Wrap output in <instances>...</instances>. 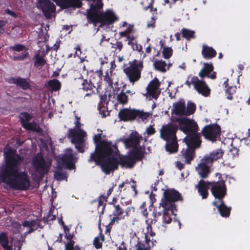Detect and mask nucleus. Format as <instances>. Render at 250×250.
Instances as JSON below:
<instances>
[{"label": "nucleus", "mask_w": 250, "mask_h": 250, "mask_svg": "<svg viewBox=\"0 0 250 250\" xmlns=\"http://www.w3.org/2000/svg\"><path fill=\"white\" fill-rule=\"evenodd\" d=\"M238 152L239 149L235 147H233L232 148H231L229 151V152L230 153V154L232 155L233 158L238 156Z\"/></svg>", "instance_id": "0e129e2a"}, {"label": "nucleus", "mask_w": 250, "mask_h": 250, "mask_svg": "<svg viewBox=\"0 0 250 250\" xmlns=\"http://www.w3.org/2000/svg\"><path fill=\"white\" fill-rule=\"evenodd\" d=\"M133 30V25L129 24L127 28L124 31L120 32L119 33V35L120 38H123L124 37L128 36Z\"/></svg>", "instance_id": "13d9d810"}, {"label": "nucleus", "mask_w": 250, "mask_h": 250, "mask_svg": "<svg viewBox=\"0 0 250 250\" xmlns=\"http://www.w3.org/2000/svg\"><path fill=\"white\" fill-rule=\"evenodd\" d=\"M23 127L26 130H32L38 133H41L42 131V129L40 125L34 122L28 123L27 124H23Z\"/></svg>", "instance_id": "a19ab883"}, {"label": "nucleus", "mask_w": 250, "mask_h": 250, "mask_svg": "<svg viewBox=\"0 0 250 250\" xmlns=\"http://www.w3.org/2000/svg\"><path fill=\"white\" fill-rule=\"evenodd\" d=\"M194 88L199 93L204 97H208L210 94V89L207 83L197 77L196 82L194 83Z\"/></svg>", "instance_id": "aec40b11"}, {"label": "nucleus", "mask_w": 250, "mask_h": 250, "mask_svg": "<svg viewBox=\"0 0 250 250\" xmlns=\"http://www.w3.org/2000/svg\"><path fill=\"white\" fill-rule=\"evenodd\" d=\"M37 7L47 19L51 18L52 13L56 10L55 5L50 0H38Z\"/></svg>", "instance_id": "ddd939ff"}, {"label": "nucleus", "mask_w": 250, "mask_h": 250, "mask_svg": "<svg viewBox=\"0 0 250 250\" xmlns=\"http://www.w3.org/2000/svg\"><path fill=\"white\" fill-rule=\"evenodd\" d=\"M19 117L22 127L23 124H27L32 118L31 115L27 112L21 113Z\"/></svg>", "instance_id": "49530a36"}, {"label": "nucleus", "mask_w": 250, "mask_h": 250, "mask_svg": "<svg viewBox=\"0 0 250 250\" xmlns=\"http://www.w3.org/2000/svg\"><path fill=\"white\" fill-rule=\"evenodd\" d=\"M60 6L64 9L77 7L80 8L82 5L81 0H60Z\"/></svg>", "instance_id": "473e14b6"}, {"label": "nucleus", "mask_w": 250, "mask_h": 250, "mask_svg": "<svg viewBox=\"0 0 250 250\" xmlns=\"http://www.w3.org/2000/svg\"><path fill=\"white\" fill-rule=\"evenodd\" d=\"M224 85L226 88V95L227 98L229 100H232L233 99L232 95L235 93L236 87L235 86H229L228 79L224 82Z\"/></svg>", "instance_id": "ea45409f"}, {"label": "nucleus", "mask_w": 250, "mask_h": 250, "mask_svg": "<svg viewBox=\"0 0 250 250\" xmlns=\"http://www.w3.org/2000/svg\"><path fill=\"white\" fill-rule=\"evenodd\" d=\"M122 206H124L123 202H121V205L114 204V209L113 211V215L114 216H119L120 218H122V216L124 213V209L122 208Z\"/></svg>", "instance_id": "a18cd8bd"}, {"label": "nucleus", "mask_w": 250, "mask_h": 250, "mask_svg": "<svg viewBox=\"0 0 250 250\" xmlns=\"http://www.w3.org/2000/svg\"><path fill=\"white\" fill-rule=\"evenodd\" d=\"M74 241H68L65 245V250H73Z\"/></svg>", "instance_id": "e2e57ef3"}, {"label": "nucleus", "mask_w": 250, "mask_h": 250, "mask_svg": "<svg viewBox=\"0 0 250 250\" xmlns=\"http://www.w3.org/2000/svg\"><path fill=\"white\" fill-rule=\"evenodd\" d=\"M29 54L28 51H24L21 55L14 56L13 57L14 61H23L24 59L29 58Z\"/></svg>", "instance_id": "bf43d9fd"}, {"label": "nucleus", "mask_w": 250, "mask_h": 250, "mask_svg": "<svg viewBox=\"0 0 250 250\" xmlns=\"http://www.w3.org/2000/svg\"><path fill=\"white\" fill-rule=\"evenodd\" d=\"M128 64L129 66L125 67L123 71L129 82L134 84L141 77V72L144 67L143 62L134 59L129 62Z\"/></svg>", "instance_id": "20e7f679"}, {"label": "nucleus", "mask_w": 250, "mask_h": 250, "mask_svg": "<svg viewBox=\"0 0 250 250\" xmlns=\"http://www.w3.org/2000/svg\"><path fill=\"white\" fill-rule=\"evenodd\" d=\"M102 139V134L94 135L93 141L96 145L95 151L91 153L88 160L89 163L94 162L96 166H99L112 150L116 149V146L113 145L111 142Z\"/></svg>", "instance_id": "7ed1b4c3"}, {"label": "nucleus", "mask_w": 250, "mask_h": 250, "mask_svg": "<svg viewBox=\"0 0 250 250\" xmlns=\"http://www.w3.org/2000/svg\"><path fill=\"white\" fill-rule=\"evenodd\" d=\"M5 163L0 169V182L14 190L25 191L29 189L30 182L25 171H20L23 157L9 149L4 152Z\"/></svg>", "instance_id": "f257e3e1"}, {"label": "nucleus", "mask_w": 250, "mask_h": 250, "mask_svg": "<svg viewBox=\"0 0 250 250\" xmlns=\"http://www.w3.org/2000/svg\"><path fill=\"white\" fill-rule=\"evenodd\" d=\"M178 129V125L172 123L163 125L160 131V137L166 142H168L169 139L177 138L176 133Z\"/></svg>", "instance_id": "9b49d317"}, {"label": "nucleus", "mask_w": 250, "mask_h": 250, "mask_svg": "<svg viewBox=\"0 0 250 250\" xmlns=\"http://www.w3.org/2000/svg\"><path fill=\"white\" fill-rule=\"evenodd\" d=\"M208 183H210V182H206L201 179L196 186L198 191L203 199L207 198L208 195V189L209 188L210 186Z\"/></svg>", "instance_id": "393cba45"}, {"label": "nucleus", "mask_w": 250, "mask_h": 250, "mask_svg": "<svg viewBox=\"0 0 250 250\" xmlns=\"http://www.w3.org/2000/svg\"><path fill=\"white\" fill-rule=\"evenodd\" d=\"M35 61L34 63L35 67H42L46 63V60L43 58L42 56L40 55L39 54H37L34 56Z\"/></svg>", "instance_id": "09e8293b"}, {"label": "nucleus", "mask_w": 250, "mask_h": 250, "mask_svg": "<svg viewBox=\"0 0 250 250\" xmlns=\"http://www.w3.org/2000/svg\"><path fill=\"white\" fill-rule=\"evenodd\" d=\"M157 8H155L154 9V12L153 13L152 16L151 20L147 23V28H154L156 26L155 21L157 19Z\"/></svg>", "instance_id": "8fccbe9b"}, {"label": "nucleus", "mask_w": 250, "mask_h": 250, "mask_svg": "<svg viewBox=\"0 0 250 250\" xmlns=\"http://www.w3.org/2000/svg\"><path fill=\"white\" fill-rule=\"evenodd\" d=\"M107 197L104 195H102L99 196L98 199V207L99 208L101 206L102 207V211L104 209L105 207V203H104V201H107Z\"/></svg>", "instance_id": "4d7b16f0"}, {"label": "nucleus", "mask_w": 250, "mask_h": 250, "mask_svg": "<svg viewBox=\"0 0 250 250\" xmlns=\"http://www.w3.org/2000/svg\"><path fill=\"white\" fill-rule=\"evenodd\" d=\"M6 82L10 84H16L24 90L29 89L31 87L30 80H27L20 77L18 78L13 77H8L6 79Z\"/></svg>", "instance_id": "a211bd4d"}, {"label": "nucleus", "mask_w": 250, "mask_h": 250, "mask_svg": "<svg viewBox=\"0 0 250 250\" xmlns=\"http://www.w3.org/2000/svg\"><path fill=\"white\" fill-rule=\"evenodd\" d=\"M212 164L204 157L196 167V170L200 176L203 178H207L210 173V167Z\"/></svg>", "instance_id": "2eb2a0df"}, {"label": "nucleus", "mask_w": 250, "mask_h": 250, "mask_svg": "<svg viewBox=\"0 0 250 250\" xmlns=\"http://www.w3.org/2000/svg\"><path fill=\"white\" fill-rule=\"evenodd\" d=\"M119 152L117 146L116 149L112 150L109 154L100 164L102 170L106 174H109L118 169L119 166L122 167H126L132 168L135 165V161L129 155H122L118 156Z\"/></svg>", "instance_id": "f03ea898"}, {"label": "nucleus", "mask_w": 250, "mask_h": 250, "mask_svg": "<svg viewBox=\"0 0 250 250\" xmlns=\"http://www.w3.org/2000/svg\"><path fill=\"white\" fill-rule=\"evenodd\" d=\"M104 81L107 83L109 86H112L113 83V80L108 73L104 76Z\"/></svg>", "instance_id": "69168bd1"}, {"label": "nucleus", "mask_w": 250, "mask_h": 250, "mask_svg": "<svg viewBox=\"0 0 250 250\" xmlns=\"http://www.w3.org/2000/svg\"><path fill=\"white\" fill-rule=\"evenodd\" d=\"M185 100L180 99L178 102L173 104L172 112L176 115L185 116Z\"/></svg>", "instance_id": "bb28decb"}, {"label": "nucleus", "mask_w": 250, "mask_h": 250, "mask_svg": "<svg viewBox=\"0 0 250 250\" xmlns=\"http://www.w3.org/2000/svg\"><path fill=\"white\" fill-rule=\"evenodd\" d=\"M133 150L129 153L131 158L135 161V164L136 161H141L144 157V153L141 150V147L133 148Z\"/></svg>", "instance_id": "4c0bfd02"}, {"label": "nucleus", "mask_w": 250, "mask_h": 250, "mask_svg": "<svg viewBox=\"0 0 250 250\" xmlns=\"http://www.w3.org/2000/svg\"><path fill=\"white\" fill-rule=\"evenodd\" d=\"M48 86L51 87L53 91H57L61 89V83L57 79H54L48 82Z\"/></svg>", "instance_id": "de8ad7c7"}, {"label": "nucleus", "mask_w": 250, "mask_h": 250, "mask_svg": "<svg viewBox=\"0 0 250 250\" xmlns=\"http://www.w3.org/2000/svg\"><path fill=\"white\" fill-rule=\"evenodd\" d=\"M214 66L210 62H205L204 66L199 72L198 75L201 79L207 77L211 80H215L216 78V72L213 71Z\"/></svg>", "instance_id": "f3484780"}, {"label": "nucleus", "mask_w": 250, "mask_h": 250, "mask_svg": "<svg viewBox=\"0 0 250 250\" xmlns=\"http://www.w3.org/2000/svg\"><path fill=\"white\" fill-rule=\"evenodd\" d=\"M82 87L81 88L83 91L86 92L85 96H90L94 93V89L96 86L94 85V83L92 80L88 81L87 80H83L82 83Z\"/></svg>", "instance_id": "c85d7f7f"}, {"label": "nucleus", "mask_w": 250, "mask_h": 250, "mask_svg": "<svg viewBox=\"0 0 250 250\" xmlns=\"http://www.w3.org/2000/svg\"><path fill=\"white\" fill-rule=\"evenodd\" d=\"M55 209V208L52 207L46 216L44 217V222H48L49 221H53L56 219V215H53V212Z\"/></svg>", "instance_id": "603ef678"}, {"label": "nucleus", "mask_w": 250, "mask_h": 250, "mask_svg": "<svg viewBox=\"0 0 250 250\" xmlns=\"http://www.w3.org/2000/svg\"><path fill=\"white\" fill-rule=\"evenodd\" d=\"M146 207V204L145 203H143V204L141 205L140 207V208H142V214L145 216L146 218H147L148 216V212L147 211V209L145 208Z\"/></svg>", "instance_id": "774afa93"}, {"label": "nucleus", "mask_w": 250, "mask_h": 250, "mask_svg": "<svg viewBox=\"0 0 250 250\" xmlns=\"http://www.w3.org/2000/svg\"><path fill=\"white\" fill-rule=\"evenodd\" d=\"M9 239L7 233L5 232H1L0 233V245L3 248L11 246L9 244Z\"/></svg>", "instance_id": "c03bdc74"}, {"label": "nucleus", "mask_w": 250, "mask_h": 250, "mask_svg": "<svg viewBox=\"0 0 250 250\" xmlns=\"http://www.w3.org/2000/svg\"><path fill=\"white\" fill-rule=\"evenodd\" d=\"M86 134L76 135L72 137H67L71 139V142L75 144L76 148L79 152L83 153L84 152V138Z\"/></svg>", "instance_id": "5701e85b"}, {"label": "nucleus", "mask_w": 250, "mask_h": 250, "mask_svg": "<svg viewBox=\"0 0 250 250\" xmlns=\"http://www.w3.org/2000/svg\"><path fill=\"white\" fill-rule=\"evenodd\" d=\"M101 74L99 73L97 74L96 76L94 77L92 79H90L89 80H92V82L94 83V84L96 83L97 84V87H96V89L98 91V89L100 88L102 84V77L101 76Z\"/></svg>", "instance_id": "864d4df0"}, {"label": "nucleus", "mask_w": 250, "mask_h": 250, "mask_svg": "<svg viewBox=\"0 0 250 250\" xmlns=\"http://www.w3.org/2000/svg\"><path fill=\"white\" fill-rule=\"evenodd\" d=\"M196 110V104L190 101H188L187 103V106L185 108V116H188L193 114Z\"/></svg>", "instance_id": "79ce46f5"}, {"label": "nucleus", "mask_w": 250, "mask_h": 250, "mask_svg": "<svg viewBox=\"0 0 250 250\" xmlns=\"http://www.w3.org/2000/svg\"><path fill=\"white\" fill-rule=\"evenodd\" d=\"M117 100L120 104H125L128 101V96L125 92H121L117 96Z\"/></svg>", "instance_id": "3c124183"}, {"label": "nucleus", "mask_w": 250, "mask_h": 250, "mask_svg": "<svg viewBox=\"0 0 250 250\" xmlns=\"http://www.w3.org/2000/svg\"><path fill=\"white\" fill-rule=\"evenodd\" d=\"M94 19H95V21L90 20L88 21V22L92 23L95 26L97 23H100V26L110 25L118 20V17L110 10H107L104 12L101 13L97 17H94Z\"/></svg>", "instance_id": "0eeeda50"}, {"label": "nucleus", "mask_w": 250, "mask_h": 250, "mask_svg": "<svg viewBox=\"0 0 250 250\" xmlns=\"http://www.w3.org/2000/svg\"><path fill=\"white\" fill-rule=\"evenodd\" d=\"M100 232L98 235L95 237L93 242V245L96 249H100L103 247V243L104 241V236L102 233V230L99 227Z\"/></svg>", "instance_id": "e433bc0d"}, {"label": "nucleus", "mask_w": 250, "mask_h": 250, "mask_svg": "<svg viewBox=\"0 0 250 250\" xmlns=\"http://www.w3.org/2000/svg\"><path fill=\"white\" fill-rule=\"evenodd\" d=\"M223 153L224 152L222 149H217L210 153L209 155L205 156L204 157H206L207 159L212 164L213 161H216L221 158L222 157Z\"/></svg>", "instance_id": "72a5a7b5"}, {"label": "nucleus", "mask_w": 250, "mask_h": 250, "mask_svg": "<svg viewBox=\"0 0 250 250\" xmlns=\"http://www.w3.org/2000/svg\"><path fill=\"white\" fill-rule=\"evenodd\" d=\"M142 139L139 133L136 132H132L129 137L125 139L124 143L125 146L128 147L136 148L140 144V140Z\"/></svg>", "instance_id": "6ab92c4d"}, {"label": "nucleus", "mask_w": 250, "mask_h": 250, "mask_svg": "<svg viewBox=\"0 0 250 250\" xmlns=\"http://www.w3.org/2000/svg\"><path fill=\"white\" fill-rule=\"evenodd\" d=\"M197 78V76H191V75H189L187 78V80L185 83V84L187 85L189 88H190L191 84L193 85V86L194 87V83L196 82Z\"/></svg>", "instance_id": "6e6d98bb"}, {"label": "nucleus", "mask_w": 250, "mask_h": 250, "mask_svg": "<svg viewBox=\"0 0 250 250\" xmlns=\"http://www.w3.org/2000/svg\"><path fill=\"white\" fill-rule=\"evenodd\" d=\"M65 173L61 171H58L55 172L54 176L55 179L58 181L63 180L65 178Z\"/></svg>", "instance_id": "680f3d73"}, {"label": "nucleus", "mask_w": 250, "mask_h": 250, "mask_svg": "<svg viewBox=\"0 0 250 250\" xmlns=\"http://www.w3.org/2000/svg\"><path fill=\"white\" fill-rule=\"evenodd\" d=\"M149 242L150 239L147 238L146 235L145 241H137V243L135 245L136 250H151Z\"/></svg>", "instance_id": "f704fd0d"}, {"label": "nucleus", "mask_w": 250, "mask_h": 250, "mask_svg": "<svg viewBox=\"0 0 250 250\" xmlns=\"http://www.w3.org/2000/svg\"><path fill=\"white\" fill-rule=\"evenodd\" d=\"M103 3L101 2H98L95 5H91L90 10L87 12V18L88 21L90 20L95 21L94 18L102 13L100 10L103 8Z\"/></svg>", "instance_id": "a878e982"}, {"label": "nucleus", "mask_w": 250, "mask_h": 250, "mask_svg": "<svg viewBox=\"0 0 250 250\" xmlns=\"http://www.w3.org/2000/svg\"><path fill=\"white\" fill-rule=\"evenodd\" d=\"M150 114L148 112H144L143 111L135 109H130L126 108L121 109L118 113V117L120 120L124 122L132 121L136 119L142 120L147 119Z\"/></svg>", "instance_id": "423d86ee"}, {"label": "nucleus", "mask_w": 250, "mask_h": 250, "mask_svg": "<svg viewBox=\"0 0 250 250\" xmlns=\"http://www.w3.org/2000/svg\"><path fill=\"white\" fill-rule=\"evenodd\" d=\"M75 125V126L74 128L69 129L67 133V137H72L76 135L86 134V132L81 128V126L83 125V124H82L80 121H76Z\"/></svg>", "instance_id": "2f4dec72"}, {"label": "nucleus", "mask_w": 250, "mask_h": 250, "mask_svg": "<svg viewBox=\"0 0 250 250\" xmlns=\"http://www.w3.org/2000/svg\"><path fill=\"white\" fill-rule=\"evenodd\" d=\"M42 220L40 219H36L35 220H25L22 222V225L24 227L29 228V230L26 231L25 234L26 235L30 234L38 229L39 228L42 229L43 226L41 225Z\"/></svg>", "instance_id": "4be33fe9"}, {"label": "nucleus", "mask_w": 250, "mask_h": 250, "mask_svg": "<svg viewBox=\"0 0 250 250\" xmlns=\"http://www.w3.org/2000/svg\"><path fill=\"white\" fill-rule=\"evenodd\" d=\"M177 122L179 124V129L186 135L198 130V125L193 119L185 117L177 119Z\"/></svg>", "instance_id": "9d476101"}, {"label": "nucleus", "mask_w": 250, "mask_h": 250, "mask_svg": "<svg viewBox=\"0 0 250 250\" xmlns=\"http://www.w3.org/2000/svg\"><path fill=\"white\" fill-rule=\"evenodd\" d=\"M187 147L195 149L200 147L202 140L201 134L197 132L188 134L184 139Z\"/></svg>", "instance_id": "4468645a"}, {"label": "nucleus", "mask_w": 250, "mask_h": 250, "mask_svg": "<svg viewBox=\"0 0 250 250\" xmlns=\"http://www.w3.org/2000/svg\"><path fill=\"white\" fill-rule=\"evenodd\" d=\"M210 186V191L212 196L218 201L224 200L227 195V187L223 180L208 183Z\"/></svg>", "instance_id": "6e6552de"}, {"label": "nucleus", "mask_w": 250, "mask_h": 250, "mask_svg": "<svg viewBox=\"0 0 250 250\" xmlns=\"http://www.w3.org/2000/svg\"><path fill=\"white\" fill-rule=\"evenodd\" d=\"M153 65L155 68L160 72L164 73L167 71L166 69V62L162 60H156L153 63Z\"/></svg>", "instance_id": "37998d69"}, {"label": "nucleus", "mask_w": 250, "mask_h": 250, "mask_svg": "<svg viewBox=\"0 0 250 250\" xmlns=\"http://www.w3.org/2000/svg\"><path fill=\"white\" fill-rule=\"evenodd\" d=\"M212 205L217 208L218 211L222 217L227 218L229 216L231 208L227 206L224 200L220 201L215 200L212 202Z\"/></svg>", "instance_id": "412c9836"}, {"label": "nucleus", "mask_w": 250, "mask_h": 250, "mask_svg": "<svg viewBox=\"0 0 250 250\" xmlns=\"http://www.w3.org/2000/svg\"><path fill=\"white\" fill-rule=\"evenodd\" d=\"M9 48L11 50L20 52L25 48V46L23 44H16L14 46H10Z\"/></svg>", "instance_id": "052dcab7"}, {"label": "nucleus", "mask_w": 250, "mask_h": 250, "mask_svg": "<svg viewBox=\"0 0 250 250\" xmlns=\"http://www.w3.org/2000/svg\"><path fill=\"white\" fill-rule=\"evenodd\" d=\"M182 37L187 41H190L192 39H195V32L193 30L183 28L181 31Z\"/></svg>", "instance_id": "58836bf2"}, {"label": "nucleus", "mask_w": 250, "mask_h": 250, "mask_svg": "<svg viewBox=\"0 0 250 250\" xmlns=\"http://www.w3.org/2000/svg\"><path fill=\"white\" fill-rule=\"evenodd\" d=\"M178 201H183L181 194L174 189H167L164 192L160 205L163 208L174 209L177 211L175 203Z\"/></svg>", "instance_id": "39448f33"}, {"label": "nucleus", "mask_w": 250, "mask_h": 250, "mask_svg": "<svg viewBox=\"0 0 250 250\" xmlns=\"http://www.w3.org/2000/svg\"><path fill=\"white\" fill-rule=\"evenodd\" d=\"M181 153V158L185 159V163L187 164L190 165L195 157V149L188 147L186 149H183Z\"/></svg>", "instance_id": "cd10ccee"}, {"label": "nucleus", "mask_w": 250, "mask_h": 250, "mask_svg": "<svg viewBox=\"0 0 250 250\" xmlns=\"http://www.w3.org/2000/svg\"><path fill=\"white\" fill-rule=\"evenodd\" d=\"M164 57L166 59H168L170 58L173 54V50L170 47H165L164 48L163 51L162 52Z\"/></svg>", "instance_id": "5fc2aeb1"}, {"label": "nucleus", "mask_w": 250, "mask_h": 250, "mask_svg": "<svg viewBox=\"0 0 250 250\" xmlns=\"http://www.w3.org/2000/svg\"><path fill=\"white\" fill-rule=\"evenodd\" d=\"M220 126L217 124L206 125L202 130V135L210 141L214 142L220 137L221 132Z\"/></svg>", "instance_id": "1a4fd4ad"}, {"label": "nucleus", "mask_w": 250, "mask_h": 250, "mask_svg": "<svg viewBox=\"0 0 250 250\" xmlns=\"http://www.w3.org/2000/svg\"><path fill=\"white\" fill-rule=\"evenodd\" d=\"M175 209H163V223L170 224L172 221L171 215L174 214Z\"/></svg>", "instance_id": "c9c22d12"}, {"label": "nucleus", "mask_w": 250, "mask_h": 250, "mask_svg": "<svg viewBox=\"0 0 250 250\" xmlns=\"http://www.w3.org/2000/svg\"><path fill=\"white\" fill-rule=\"evenodd\" d=\"M160 83L159 80L155 78L151 81L147 85L146 90L147 94L152 98L157 100L160 95L161 91L159 90Z\"/></svg>", "instance_id": "dca6fc26"}, {"label": "nucleus", "mask_w": 250, "mask_h": 250, "mask_svg": "<svg viewBox=\"0 0 250 250\" xmlns=\"http://www.w3.org/2000/svg\"><path fill=\"white\" fill-rule=\"evenodd\" d=\"M62 164L65 165L66 167L69 169L73 168L74 166V154L71 149L62 156L61 158Z\"/></svg>", "instance_id": "b1692460"}, {"label": "nucleus", "mask_w": 250, "mask_h": 250, "mask_svg": "<svg viewBox=\"0 0 250 250\" xmlns=\"http://www.w3.org/2000/svg\"><path fill=\"white\" fill-rule=\"evenodd\" d=\"M32 163L36 171L41 178L48 173L49 167L47 165L45 160L41 153H38L33 159Z\"/></svg>", "instance_id": "f8f14e48"}, {"label": "nucleus", "mask_w": 250, "mask_h": 250, "mask_svg": "<svg viewBox=\"0 0 250 250\" xmlns=\"http://www.w3.org/2000/svg\"><path fill=\"white\" fill-rule=\"evenodd\" d=\"M146 132L148 135L150 136L154 134L156 132V131L152 125H150L146 128Z\"/></svg>", "instance_id": "338daca9"}, {"label": "nucleus", "mask_w": 250, "mask_h": 250, "mask_svg": "<svg viewBox=\"0 0 250 250\" xmlns=\"http://www.w3.org/2000/svg\"><path fill=\"white\" fill-rule=\"evenodd\" d=\"M201 53L203 58L206 60L211 59L217 55L215 49L206 44L203 45Z\"/></svg>", "instance_id": "c756f323"}, {"label": "nucleus", "mask_w": 250, "mask_h": 250, "mask_svg": "<svg viewBox=\"0 0 250 250\" xmlns=\"http://www.w3.org/2000/svg\"><path fill=\"white\" fill-rule=\"evenodd\" d=\"M179 145L177 138L169 139L166 142L165 149L170 154L176 153L178 151Z\"/></svg>", "instance_id": "7c9ffc66"}]
</instances>
